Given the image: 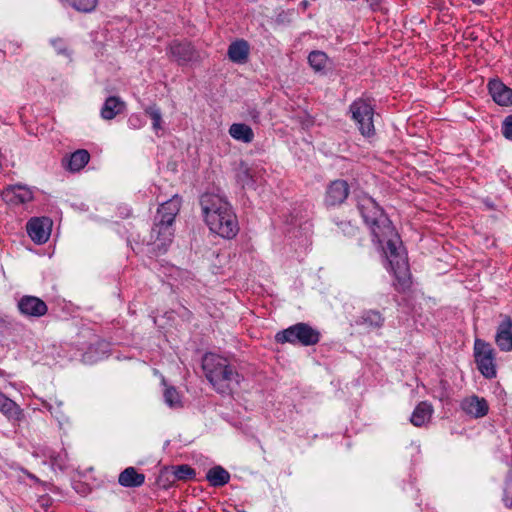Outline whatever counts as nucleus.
<instances>
[{
  "label": "nucleus",
  "instance_id": "1a4fd4ad",
  "mask_svg": "<svg viewBox=\"0 0 512 512\" xmlns=\"http://www.w3.org/2000/svg\"><path fill=\"white\" fill-rule=\"evenodd\" d=\"M351 194V188L347 180L338 178L330 180L323 193V206L327 210L343 206Z\"/></svg>",
  "mask_w": 512,
  "mask_h": 512
},
{
  "label": "nucleus",
  "instance_id": "b1692460",
  "mask_svg": "<svg viewBox=\"0 0 512 512\" xmlns=\"http://www.w3.org/2000/svg\"><path fill=\"white\" fill-rule=\"evenodd\" d=\"M126 109V104L121 100L118 96H109L102 108H101V117L105 120H112L117 115L122 114Z\"/></svg>",
  "mask_w": 512,
  "mask_h": 512
},
{
  "label": "nucleus",
  "instance_id": "c85d7f7f",
  "mask_svg": "<svg viewBox=\"0 0 512 512\" xmlns=\"http://www.w3.org/2000/svg\"><path fill=\"white\" fill-rule=\"evenodd\" d=\"M173 476H174V473H173V470L171 468V465L163 466L159 470V473H158V475H157V477L155 479V482H154V486L157 489L168 490L176 482V480H175V478Z\"/></svg>",
  "mask_w": 512,
  "mask_h": 512
},
{
  "label": "nucleus",
  "instance_id": "6ab92c4d",
  "mask_svg": "<svg viewBox=\"0 0 512 512\" xmlns=\"http://www.w3.org/2000/svg\"><path fill=\"white\" fill-rule=\"evenodd\" d=\"M0 412L13 424L20 425L25 419L24 410L0 390Z\"/></svg>",
  "mask_w": 512,
  "mask_h": 512
},
{
  "label": "nucleus",
  "instance_id": "ddd939ff",
  "mask_svg": "<svg viewBox=\"0 0 512 512\" xmlns=\"http://www.w3.org/2000/svg\"><path fill=\"white\" fill-rule=\"evenodd\" d=\"M488 94L499 106H512V88L508 87L499 77L490 78L487 83Z\"/></svg>",
  "mask_w": 512,
  "mask_h": 512
},
{
  "label": "nucleus",
  "instance_id": "39448f33",
  "mask_svg": "<svg viewBox=\"0 0 512 512\" xmlns=\"http://www.w3.org/2000/svg\"><path fill=\"white\" fill-rule=\"evenodd\" d=\"M351 119L355 122L360 134L365 138L376 135L374 126L375 100L372 97H359L349 105Z\"/></svg>",
  "mask_w": 512,
  "mask_h": 512
},
{
  "label": "nucleus",
  "instance_id": "0eeeda50",
  "mask_svg": "<svg viewBox=\"0 0 512 512\" xmlns=\"http://www.w3.org/2000/svg\"><path fill=\"white\" fill-rule=\"evenodd\" d=\"M473 353L477 369L482 376L486 379L496 378V353L492 345L483 339L476 338L474 341Z\"/></svg>",
  "mask_w": 512,
  "mask_h": 512
},
{
  "label": "nucleus",
  "instance_id": "f3484780",
  "mask_svg": "<svg viewBox=\"0 0 512 512\" xmlns=\"http://www.w3.org/2000/svg\"><path fill=\"white\" fill-rule=\"evenodd\" d=\"M384 324L385 317L379 310L375 309L363 310L354 320L355 326L362 327L367 332L379 330Z\"/></svg>",
  "mask_w": 512,
  "mask_h": 512
},
{
  "label": "nucleus",
  "instance_id": "3c124183",
  "mask_svg": "<svg viewBox=\"0 0 512 512\" xmlns=\"http://www.w3.org/2000/svg\"><path fill=\"white\" fill-rule=\"evenodd\" d=\"M471 1H472L474 4H476V5H482V4L485 2V0H471Z\"/></svg>",
  "mask_w": 512,
  "mask_h": 512
},
{
  "label": "nucleus",
  "instance_id": "a211bd4d",
  "mask_svg": "<svg viewBox=\"0 0 512 512\" xmlns=\"http://www.w3.org/2000/svg\"><path fill=\"white\" fill-rule=\"evenodd\" d=\"M90 153L86 149H77L76 151L66 154L61 159L62 167L71 172H80L90 161Z\"/></svg>",
  "mask_w": 512,
  "mask_h": 512
},
{
  "label": "nucleus",
  "instance_id": "ea45409f",
  "mask_svg": "<svg viewBox=\"0 0 512 512\" xmlns=\"http://www.w3.org/2000/svg\"><path fill=\"white\" fill-rule=\"evenodd\" d=\"M52 403L54 405V409H53V416L57 419V420H61L65 417V414H64V411H63V402L58 400L56 397H53V400H52Z\"/></svg>",
  "mask_w": 512,
  "mask_h": 512
},
{
  "label": "nucleus",
  "instance_id": "f704fd0d",
  "mask_svg": "<svg viewBox=\"0 0 512 512\" xmlns=\"http://www.w3.org/2000/svg\"><path fill=\"white\" fill-rule=\"evenodd\" d=\"M144 113L146 116L150 117L152 120V127L155 131L162 129V114L160 108L155 104H151L144 108Z\"/></svg>",
  "mask_w": 512,
  "mask_h": 512
},
{
  "label": "nucleus",
  "instance_id": "412c9836",
  "mask_svg": "<svg viewBox=\"0 0 512 512\" xmlns=\"http://www.w3.org/2000/svg\"><path fill=\"white\" fill-rule=\"evenodd\" d=\"M145 483V475L138 470L129 466L120 472L118 476V484L126 488H138Z\"/></svg>",
  "mask_w": 512,
  "mask_h": 512
},
{
  "label": "nucleus",
  "instance_id": "7ed1b4c3",
  "mask_svg": "<svg viewBox=\"0 0 512 512\" xmlns=\"http://www.w3.org/2000/svg\"><path fill=\"white\" fill-rule=\"evenodd\" d=\"M202 369L206 379L215 391L221 395H231L239 386L243 376L232 365L228 358L216 353L207 352L202 358Z\"/></svg>",
  "mask_w": 512,
  "mask_h": 512
},
{
  "label": "nucleus",
  "instance_id": "aec40b11",
  "mask_svg": "<svg viewBox=\"0 0 512 512\" xmlns=\"http://www.w3.org/2000/svg\"><path fill=\"white\" fill-rule=\"evenodd\" d=\"M461 409L473 418H482L489 412V404L483 397L472 395L461 402Z\"/></svg>",
  "mask_w": 512,
  "mask_h": 512
},
{
  "label": "nucleus",
  "instance_id": "864d4df0",
  "mask_svg": "<svg viewBox=\"0 0 512 512\" xmlns=\"http://www.w3.org/2000/svg\"><path fill=\"white\" fill-rule=\"evenodd\" d=\"M473 34H474V33H471V34H470V36H469V38H470L471 40H476V38H477V37H476V36H474Z\"/></svg>",
  "mask_w": 512,
  "mask_h": 512
},
{
  "label": "nucleus",
  "instance_id": "a878e982",
  "mask_svg": "<svg viewBox=\"0 0 512 512\" xmlns=\"http://www.w3.org/2000/svg\"><path fill=\"white\" fill-rule=\"evenodd\" d=\"M206 480L212 487H223L230 481V473L220 465L210 468L206 473Z\"/></svg>",
  "mask_w": 512,
  "mask_h": 512
},
{
  "label": "nucleus",
  "instance_id": "20e7f679",
  "mask_svg": "<svg viewBox=\"0 0 512 512\" xmlns=\"http://www.w3.org/2000/svg\"><path fill=\"white\" fill-rule=\"evenodd\" d=\"M174 234L172 232H165L156 228H151L150 240L148 242H135L133 251L136 255H141L148 259L147 265L149 267H156V265L164 266L159 258L165 255L173 242Z\"/></svg>",
  "mask_w": 512,
  "mask_h": 512
},
{
  "label": "nucleus",
  "instance_id": "c9c22d12",
  "mask_svg": "<svg viewBox=\"0 0 512 512\" xmlns=\"http://www.w3.org/2000/svg\"><path fill=\"white\" fill-rule=\"evenodd\" d=\"M49 462L54 470L59 469L60 471H64L67 468L66 455L52 452L49 455Z\"/></svg>",
  "mask_w": 512,
  "mask_h": 512
},
{
  "label": "nucleus",
  "instance_id": "49530a36",
  "mask_svg": "<svg viewBox=\"0 0 512 512\" xmlns=\"http://www.w3.org/2000/svg\"><path fill=\"white\" fill-rule=\"evenodd\" d=\"M249 116L251 117L254 123L260 122V112L256 108L249 110Z\"/></svg>",
  "mask_w": 512,
  "mask_h": 512
},
{
  "label": "nucleus",
  "instance_id": "f03ea898",
  "mask_svg": "<svg viewBox=\"0 0 512 512\" xmlns=\"http://www.w3.org/2000/svg\"><path fill=\"white\" fill-rule=\"evenodd\" d=\"M204 221L212 233L231 240L237 236L240 227L232 205L218 194L205 192L200 196Z\"/></svg>",
  "mask_w": 512,
  "mask_h": 512
},
{
  "label": "nucleus",
  "instance_id": "2eb2a0df",
  "mask_svg": "<svg viewBox=\"0 0 512 512\" xmlns=\"http://www.w3.org/2000/svg\"><path fill=\"white\" fill-rule=\"evenodd\" d=\"M501 321L497 326L495 343L503 352L512 351V317L507 314L499 315Z\"/></svg>",
  "mask_w": 512,
  "mask_h": 512
},
{
  "label": "nucleus",
  "instance_id": "cd10ccee",
  "mask_svg": "<svg viewBox=\"0 0 512 512\" xmlns=\"http://www.w3.org/2000/svg\"><path fill=\"white\" fill-rule=\"evenodd\" d=\"M334 223L337 226V232L342 234L344 237L358 240L362 239L363 232L361 228L356 223H353L352 220L335 219Z\"/></svg>",
  "mask_w": 512,
  "mask_h": 512
},
{
  "label": "nucleus",
  "instance_id": "72a5a7b5",
  "mask_svg": "<svg viewBox=\"0 0 512 512\" xmlns=\"http://www.w3.org/2000/svg\"><path fill=\"white\" fill-rule=\"evenodd\" d=\"M502 501L507 509H512V467L508 470L504 479Z\"/></svg>",
  "mask_w": 512,
  "mask_h": 512
},
{
  "label": "nucleus",
  "instance_id": "c03bdc74",
  "mask_svg": "<svg viewBox=\"0 0 512 512\" xmlns=\"http://www.w3.org/2000/svg\"><path fill=\"white\" fill-rule=\"evenodd\" d=\"M128 122L133 128H140L142 126V119L138 114L130 115Z\"/></svg>",
  "mask_w": 512,
  "mask_h": 512
},
{
  "label": "nucleus",
  "instance_id": "58836bf2",
  "mask_svg": "<svg viewBox=\"0 0 512 512\" xmlns=\"http://www.w3.org/2000/svg\"><path fill=\"white\" fill-rule=\"evenodd\" d=\"M454 16L449 7L439 8L438 21L444 24L452 22Z\"/></svg>",
  "mask_w": 512,
  "mask_h": 512
},
{
  "label": "nucleus",
  "instance_id": "f8f14e48",
  "mask_svg": "<svg viewBox=\"0 0 512 512\" xmlns=\"http://www.w3.org/2000/svg\"><path fill=\"white\" fill-rule=\"evenodd\" d=\"M17 307L19 312L28 318H40L48 312L47 304L41 298L32 295L22 296Z\"/></svg>",
  "mask_w": 512,
  "mask_h": 512
},
{
  "label": "nucleus",
  "instance_id": "9b49d317",
  "mask_svg": "<svg viewBox=\"0 0 512 512\" xmlns=\"http://www.w3.org/2000/svg\"><path fill=\"white\" fill-rule=\"evenodd\" d=\"M51 227L52 220L49 217H32L26 224V231L35 244L41 245L48 241Z\"/></svg>",
  "mask_w": 512,
  "mask_h": 512
},
{
  "label": "nucleus",
  "instance_id": "37998d69",
  "mask_svg": "<svg viewBox=\"0 0 512 512\" xmlns=\"http://www.w3.org/2000/svg\"><path fill=\"white\" fill-rule=\"evenodd\" d=\"M440 386H441V394H440V397L439 399L441 401H444L446 399L449 398V393H448V387H449V384L446 380H441L440 381Z\"/></svg>",
  "mask_w": 512,
  "mask_h": 512
},
{
  "label": "nucleus",
  "instance_id": "603ef678",
  "mask_svg": "<svg viewBox=\"0 0 512 512\" xmlns=\"http://www.w3.org/2000/svg\"><path fill=\"white\" fill-rule=\"evenodd\" d=\"M7 325V322L5 319H3L2 317H0V327H4Z\"/></svg>",
  "mask_w": 512,
  "mask_h": 512
},
{
  "label": "nucleus",
  "instance_id": "2f4dec72",
  "mask_svg": "<svg viewBox=\"0 0 512 512\" xmlns=\"http://www.w3.org/2000/svg\"><path fill=\"white\" fill-rule=\"evenodd\" d=\"M81 13H90L94 11L98 5V0H60Z\"/></svg>",
  "mask_w": 512,
  "mask_h": 512
},
{
  "label": "nucleus",
  "instance_id": "5701e85b",
  "mask_svg": "<svg viewBox=\"0 0 512 512\" xmlns=\"http://www.w3.org/2000/svg\"><path fill=\"white\" fill-rule=\"evenodd\" d=\"M230 61L237 64L246 63L249 57V44L244 39H238L232 42L227 51Z\"/></svg>",
  "mask_w": 512,
  "mask_h": 512
},
{
  "label": "nucleus",
  "instance_id": "79ce46f5",
  "mask_svg": "<svg viewBox=\"0 0 512 512\" xmlns=\"http://www.w3.org/2000/svg\"><path fill=\"white\" fill-rule=\"evenodd\" d=\"M365 2L367 3L371 11L378 12L381 10L382 3L384 2V0H365Z\"/></svg>",
  "mask_w": 512,
  "mask_h": 512
},
{
  "label": "nucleus",
  "instance_id": "e433bc0d",
  "mask_svg": "<svg viewBox=\"0 0 512 512\" xmlns=\"http://www.w3.org/2000/svg\"><path fill=\"white\" fill-rule=\"evenodd\" d=\"M501 133L503 137L512 141V114L507 115L501 123Z\"/></svg>",
  "mask_w": 512,
  "mask_h": 512
},
{
  "label": "nucleus",
  "instance_id": "7c9ffc66",
  "mask_svg": "<svg viewBox=\"0 0 512 512\" xmlns=\"http://www.w3.org/2000/svg\"><path fill=\"white\" fill-rule=\"evenodd\" d=\"M176 481H193L196 478V470L189 464L171 465Z\"/></svg>",
  "mask_w": 512,
  "mask_h": 512
},
{
  "label": "nucleus",
  "instance_id": "9d476101",
  "mask_svg": "<svg viewBox=\"0 0 512 512\" xmlns=\"http://www.w3.org/2000/svg\"><path fill=\"white\" fill-rule=\"evenodd\" d=\"M166 53L178 66H186L189 63L199 62L201 56L192 41L188 39H174L167 48Z\"/></svg>",
  "mask_w": 512,
  "mask_h": 512
},
{
  "label": "nucleus",
  "instance_id": "393cba45",
  "mask_svg": "<svg viewBox=\"0 0 512 512\" xmlns=\"http://www.w3.org/2000/svg\"><path fill=\"white\" fill-rule=\"evenodd\" d=\"M307 61L309 66L313 69L315 73H318L320 75L327 74V65L329 64L330 59L324 51H311L307 57Z\"/></svg>",
  "mask_w": 512,
  "mask_h": 512
},
{
  "label": "nucleus",
  "instance_id": "8fccbe9b",
  "mask_svg": "<svg viewBox=\"0 0 512 512\" xmlns=\"http://www.w3.org/2000/svg\"><path fill=\"white\" fill-rule=\"evenodd\" d=\"M28 476H29V478H30V479H32L33 481H35V482H37V483H41V484H42V482L40 481V479H38L35 475H33V474H29Z\"/></svg>",
  "mask_w": 512,
  "mask_h": 512
},
{
  "label": "nucleus",
  "instance_id": "6e6552de",
  "mask_svg": "<svg viewBox=\"0 0 512 512\" xmlns=\"http://www.w3.org/2000/svg\"><path fill=\"white\" fill-rule=\"evenodd\" d=\"M182 204V197L173 195L169 200L161 203L157 208L152 228L174 234V222Z\"/></svg>",
  "mask_w": 512,
  "mask_h": 512
},
{
  "label": "nucleus",
  "instance_id": "473e14b6",
  "mask_svg": "<svg viewBox=\"0 0 512 512\" xmlns=\"http://www.w3.org/2000/svg\"><path fill=\"white\" fill-rule=\"evenodd\" d=\"M164 400L171 408L183 407L181 395L174 386H169L164 390Z\"/></svg>",
  "mask_w": 512,
  "mask_h": 512
},
{
  "label": "nucleus",
  "instance_id": "4468645a",
  "mask_svg": "<svg viewBox=\"0 0 512 512\" xmlns=\"http://www.w3.org/2000/svg\"><path fill=\"white\" fill-rule=\"evenodd\" d=\"M2 199L9 205H20L34 199L33 192L25 185H8L1 192Z\"/></svg>",
  "mask_w": 512,
  "mask_h": 512
},
{
  "label": "nucleus",
  "instance_id": "a18cd8bd",
  "mask_svg": "<svg viewBox=\"0 0 512 512\" xmlns=\"http://www.w3.org/2000/svg\"><path fill=\"white\" fill-rule=\"evenodd\" d=\"M52 400H53V397H49L48 399H41V405H42V407L47 409L51 413V415L53 416V414H54V412H53L54 405L52 403Z\"/></svg>",
  "mask_w": 512,
  "mask_h": 512
},
{
  "label": "nucleus",
  "instance_id": "bb28decb",
  "mask_svg": "<svg viewBox=\"0 0 512 512\" xmlns=\"http://www.w3.org/2000/svg\"><path fill=\"white\" fill-rule=\"evenodd\" d=\"M230 136L237 141L249 144L254 140L253 129L245 123H233L229 127Z\"/></svg>",
  "mask_w": 512,
  "mask_h": 512
},
{
  "label": "nucleus",
  "instance_id": "dca6fc26",
  "mask_svg": "<svg viewBox=\"0 0 512 512\" xmlns=\"http://www.w3.org/2000/svg\"><path fill=\"white\" fill-rule=\"evenodd\" d=\"M110 352V343L103 339H97L94 343L88 345L82 354L81 360L85 364L92 365L107 358Z\"/></svg>",
  "mask_w": 512,
  "mask_h": 512
},
{
  "label": "nucleus",
  "instance_id": "f257e3e1",
  "mask_svg": "<svg viewBox=\"0 0 512 512\" xmlns=\"http://www.w3.org/2000/svg\"><path fill=\"white\" fill-rule=\"evenodd\" d=\"M354 200L363 222L370 230L372 242L381 249L382 256L394 276L395 290L401 294L407 293L413 282L407 250L400 234L385 210L370 195L365 192L355 194Z\"/></svg>",
  "mask_w": 512,
  "mask_h": 512
},
{
  "label": "nucleus",
  "instance_id": "4c0bfd02",
  "mask_svg": "<svg viewBox=\"0 0 512 512\" xmlns=\"http://www.w3.org/2000/svg\"><path fill=\"white\" fill-rule=\"evenodd\" d=\"M295 14L294 9L282 10L276 15V23L280 25H287L292 22V16Z\"/></svg>",
  "mask_w": 512,
  "mask_h": 512
},
{
  "label": "nucleus",
  "instance_id": "423d86ee",
  "mask_svg": "<svg viewBox=\"0 0 512 512\" xmlns=\"http://www.w3.org/2000/svg\"><path fill=\"white\" fill-rule=\"evenodd\" d=\"M321 333L316 328L305 322H298L286 329L278 331L274 340L277 344L289 343L304 347L313 346L319 343Z\"/></svg>",
  "mask_w": 512,
  "mask_h": 512
},
{
  "label": "nucleus",
  "instance_id": "a19ab883",
  "mask_svg": "<svg viewBox=\"0 0 512 512\" xmlns=\"http://www.w3.org/2000/svg\"><path fill=\"white\" fill-rule=\"evenodd\" d=\"M37 503L39 507H41L45 512H47L48 509L53 504V499L48 494H44L38 498Z\"/></svg>",
  "mask_w": 512,
  "mask_h": 512
},
{
  "label": "nucleus",
  "instance_id": "de8ad7c7",
  "mask_svg": "<svg viewBox=\"0 0 512 512\" xmlns=\"http://www.w3.org/2000/svg\"><path fill=\"white\" fill-rule=\"evenodd\" d=\"M432 5L435 9H437L439 11V8H443V7H447L445 5V2L444 0H432Z\"/></svg>",
  "mask_w": 512,
  "mask_h": 512
},
{
  "label": "nucleus",
  "instance_id": "09e8293b",
  "mask_svg": "<svg viewBox=\"0 0 512 512\" xmlns=\"http://www.w3.org/2000/svg\"><path fill=\"white\" fill-rule=\"evenodd\" d=\"M310 3L308 0H302L300 3H299V7L304 11L306 10L308 7H309Z\"/></svg>",
  "mask_w": 512,
  "mask_h": 512
},
{
  "label": "nucleus",
  "instance_id": "4be33fe9",
  "mask_svg": "<svg viewBox=\"0 0 512 512\" xmlns=\"http://www.w3.org/2000/svg\"><path fill=\"white\" fill-rule=\"evenodd\" d=\"M434 409L430 402L421 401L414 408L412 415L410 417V422L415 427H422L428 422H430Z\"/></svg>",
  "mask_w": 512,
  "mask_h": 512
},
{
  "label": "nucleus",
  "instance_id": "c756f323",
  "mask_svg": "<svg viewBox=\"0 0 512 512\" xmlns=\"http://www.w3.org/2000/svg\"><path fill=\"white\" fill-rule=\"evenodd\" d=\"M236 182L244 189L246 186L253 187L255 185V178L252 169L246 162L241 161L236 171Z\"/></svg>",
  "mask_w": 512,
  "mask_h": 512
}]
</instances>
